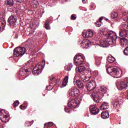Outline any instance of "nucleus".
I'll return each mask as SVG.
<instances>
[{
	"label": "nucleus",
	"mask_w": 128,
	"mask_h": 128,
	"mask_svg": "<svg viewBox=\"0 0 128 128\" xmlns=\"http://www.w3.org/2000/svg\"><path fill=\"white\" fill-rule=\"evenodd\" d=\"M98 40H100V38H98V37H97Z\"/></svg>",
	"instance_id": "51"
},
{
	"label": "nucleus",
	"mask_w": 128,
	"mask_h": 128,
	"mask_svg": "<svg viewBox=\"0 0 128 128\" xmlns=\"http://www.w3.org/2000/svg\"><path fill=\"white\" fill-rule=\"evenodd\" d=\"M26 42L28 44V46H32L34 44V42L30 39L28 40Z\"/></svg>",
	"instance_id": "34"
},
{
	"label": "nucleus",
	"mask_w": 128,
	"mask_h": 128,
	"mask_svg": "<svg viewBox=\"0 0 128 128\" xmlns=\"http://www.w3.org/2000/svg\"><path fill=\"white\" fill-rule=\"evenodd\" d=\"M110 108V104L106 102H104L100 108L101 110H108Z\"/></svg>",
	"instance_id": "23"
},
{
	"label": "nucleus",
	"mask_w": 128,
	"mask_h": 128,
	"mask_svg": "<svg viewBox=\"0 0 128 128\" xmlns=\"http://www.w3.org/2000/svg\"><path fill=\"white\" fill-rule=\"evenodd\" d=\"M45 28L46 30H50V24L48 22L45 23Z\"/></svg>",
	"instance_id": "38"
},
{
	"label": "nucleus",
	"mask_w": 128,
	"mask_h": 128,
	"mask_svg": "<svg viewBox=\"0 0 128 128\" xmlns=\"http://www.w3.org/2000/svg\"><path fill=\"white\" fill-rule=\"evenodd\" d=\"M20 104V102L16 100L13 103L14 108H16Z\"/></svg>",
	"instance_id": "36"
},
{
	"label": "nucleus",
	"mask_w": 128,
	"mask_h": 128,
	"mask_svg": "<svg viewBox=\"0 0 128 128\" xmlns=\"http://www.w3.org/2000/svg\"><path fill=\"white\" fill-rule=\"evenodd\" d=\"M44 68V65H42V64H37L35 66V67L33 68L32 70V74L34 76H38L42 72V68Z\"/></svg>",
	"instance_id": "6"
},
{
	"label": "nucleus",
	"mask_w": 128,
	"mask_h": 128,
	"mask_svg": "<svg viewBox=\"0 0 128 128\" xmlns=\"http://www.w3.org/2000/svg\"><path fill=\"white\" fill-rule=\"evenodd\" d=\"M92 96L94 98L93 100L95 102H100V95L98 92L96 93L94 92L92 94Z\"/></svg>",
	"instance_id": "16"
},
{
	"label": "nucleus",
	"mask_w": 128,
	"mask_h": 128,
	"mask_svg": "<svg viewBox=\"0 0 128 128\" xmlns=\"http://www.w3.org/2000/svg\"><path fill=\"white\" fill-rule=\"evenodd\" d=\"M96 44L94 42H90L86 39L84 40L81 43V48H88L90 46Z\"/></svg>",
	"instance_id": "9"
},
{
	"label": "nucleus",
	"mask_w": 128,
	"mask_h": 128,
	"mask_svg": "<svg viewBox=\"0 0 128 128\" xmlns=\"http://www.w3.org/2000/svg\"><path fill=\"white\" fill-rule=\"evenodd\" d=\"M84 62V58L82 56L76 55L74 57V62L76 64V66H80V64H82Z\"/></svg>",
	"instance_id": "8"
},
{
	"label": "nucleus",
	"mask_w": 128,
	"mask_h": 128,
	"mask_svg": "<svg viewBox=\"0 0 128 128\" xmlns=\"http://www.w3.org/2000/svg\"><path fill=\"white\" fill-rule=\"evenodd\" d=\"M116 86L118 90H120L126 88H128V78H126L123 81L117 82Z\"/></svg>",
	"instance_id": "5"
},
{
	"label": "nucleus",
	"mask_w": 128,
	"mask_h": 128,
	"mask_svg": "<svg viewBox=\"0 0 128 128\" xmlns=\"http://www.w3.org/2000/svg\"><path fill=\"white\" fill-rule=\"evenodd\" d=\"M120 42L122 48H126L128 46V40L126 38H121Z\"/></svg>",
	"instance_id": "21"
},
{
	"label": "nucleus",
	"mask_w": 128,
	"mask_h": 128,
	"mask_svg": "<svg viewBox=\"0 0 128 128\" xmlns=\"http://www.w3.org/2000/svg\"><path fill=\"white\" fill-rule=\"evenodd\" d=\"M26 50L24 47H17L14 48L13 54L14 56H22L26 54Z\"/></svg>",
	"instance_id": "4"
},
{
	"label": "nucleus",
	"mask_w": 128,
	"mask_h": 128,
	"mask_svg": "<svg viewBox=\"0 0 128 128\" xmlns=\"http://www.w3.org/2000/svg\"><path fill=\"white\" fill-rule=\"evenodd\" d=\"M106 92H108V88H106V87H102L100 88L97 93L100 96H102L104 94H106Z\"/></svg>",
	"instance_id": "22"
},
{
	"label": "nucleus",
	"mask_w": 128,
	"mask_h": 128,
	"mask_svg": "<svg viewBox=\"0 0 128 128\" xmlns=\"http://www.w3.org/2000/svg\"><path fill=\"white\" fill-rule=\"evenodd\" d=\"M74 90V94L76 96V94H80V90H78V89H77L76 88H73Z\"/></svg>",
	"instance_id": "37"
},
{
	"label": "nucleus",
	"mask_w": 128,
	"mask_h": 128,
	"mask_svg": "<svg viewBox=\"0 0 128 128\" xmlns=\"http://www.w3.org/2000/svg\"><path fill=\"white\" fill-rule=\"evenodd\" d=\"M120 30H123L126 32H128V22H123L120 26Z\"/></svg>",
	"instance_id": "17"
},
{
	"label": "nucleus",
	"mask_w": 128,
	"mask_h": 128,
	"mask_svg": "<svg viewBox=\"0 0 128 128\" xmlns=\"http://www.w3.org/2000/svg\"><path fill=\"white\" fill-rule=\"evenodd\" d=\"M34 8H38V6L36 4H34Z\"/></svg>",
	"instance_id": "50"
},
{
	"label": "nucleus",
	"mask_w": 128,
	"mask_h": 128,
	"mask_svg": "<svg viewBox=\"0 0 128 128\" xmlns=\"http://www.w3.org/2000/svg\"><path fill=\"white\" fill-rule=\"evenodd\" d=\"M112 104L114 108H120V102L118 101H112Z\"/></svg>",
	"instance_id": "25"
},
{
	"label": "nucleus",
	"mask_w": 128,
	"mask_h": 128,
	"mask_svg": "<svg viewBox=\"0 0 128 128\" xmlns=\"http://www.w3.org/2000/svg\"><path fill=\"white\" fill-rule=\"evenodd\" d=\"M106 71L108 74L114 78H118L122 76V70L118 69L114 66L108 67V66L106 65Z\"/></svg>",
	"instance_id": "2"
},
{
	"label": "nucleus",
	"mask_w": 128,
	"mask_h": 128,
	"mask_svg": "<svg viewBox=\"0 0 128 128\" xmlns=\"http://www.w3.org/2000/svg\"><path fill=\"white\" fill-rule=\"evenodd\" d=\"M124 54L125 56H128V46L126 47L124 50Z\"/></svg>",
	"instance_id": "39"
},
{
	"label": "nucleus",
	"mask_w": 128,
	"mask_h": 128,
	"mask_svg": "<svg viewBox=\"0 0 128 128\" xmlns=\"http://www.w3.org/2000/svg\"><path fill=\"white\" fill-rule=\"evenodd\" d=\"M6 26V20L2 18H0V32H3Z\"/></svg>",
	"instance_id": "18"
},
{
	"label": "nucleus",
	"mask_w": 128,
	"mask_h": 128,
	"mask_svg": "<svg viewBox=\"0 0 128 128\" xmlns=\"http://www.w3.org/2000/svg\"><path fill=\"white\" fill-rule=\"evenodd\" d=\"M68 76H66L64 78V80L62 83V87L64 88V86H66V84H68Z\"/></svg>",
	"instance_id": "28"
},
{
	"label": "nucleus",
	"mask_w": 128,
	"mask_h": 128,
	"mask_svg": "<svg viewBox=\"0 0 128 128\" xmlns=\"http://www.w3.org/2000/svg\"><path fill=\"white\" fill-rule=\"evenodd\" d=\"M44 62V64H46V62Z\"/></svg>",
	"instance_id": "52"
},
{
	"label": "nucleus",
	"mask_w": 128,
	"mask_h": 128,
	"mask_svg": "<svg viewBox=\"0 0 128 128\" xmlns=\"http://www.w3.org/2000/svg\"><path fill=\"white\" fill-rule=\"evenodd\" d=\"M32 126L30 122L28 121L25 123V126Z\"/></svg>",
	"instance_id": "41"
},
{
	"label": "nucleus",
	"mask_w": 128,
	"mask_h": 128,
	"mask_svg": "<svg viewBox=\"0 0 128 128\" xmlns=\"http://www.w3.org/2000/svg\"><path fill=\"white\" fill-rule=\"evenodd\" d=\"M82 34L84 38H92L94 34V32L90 30H88L86 31L82 32Z\"/></svg>",
	"instance_id": "13"
},
{
	"label": "nucleus",
	"mask_w": 128,
	"mask_h": 128,
	"mask_svg": "<svg viewBox=\"0 0 128 128\" xmlns=\"http://www.w3.org/2000/svg\"><path fill=\"white\" fill-rule=\"evenodd\" d=\"M83 4H86L88 2V0H82Z\"/></svg>",
	"instance_id": "48"
},
{
	"label": "nucleus",
	"mask_w": 128,
	"mask_h": 128,
	"mask_svg": "<svg viewBox=\"0 0 128 128\" xmlns=\"http://www.w3.org/2000/svg\"><path fill=\"white\" fill-rule=\"evenodd\" d=\"M16 0L18 2H24V0Z\"/></svg>",
	"instance_id": "47"
},
{
	"label": "nucleus",
	"mask_w": 128,
	"mask_h": 128,
	"mask_svg": "<svg viewBox=\"0 0 128 128\" xmlns=\"http://www.w3.org/2000/svg\"><path fill=\"white\" fill-rule=\"evenodd\" d=\"M4 2L6 6H12L14 4V0H6Z\"/></svg>",
	"instance_id": "27"
},
{
	"label": "nucleus",
	"mask_w": 128,
	"mask_h": 128,
	"mask_svg": "<svg viewBox=\"0 0 128 128\" xmlns=\"http://www.w3.org/2000/svg\"><path fill=\"white\" fill-rule=\"evenodd\" d=\"M106 20H108V19H106Z\"/></svg>",
	"instance_id": "54"
},
{
	"label": "nucleus",
	"mask_w": 128,
	"mask_h": 128,
	"mask_svg": "<svg viewBox=\"0 0 128 128\" xmlns=\"http://www.w3.org/2000/svg\"><path fill=\"white\" fill-rule=\"evenodd\" d=\"M90 110L92 114L96 116V114H98V112H100V109L96 106V105H92L90 106Z\"/></svg>",
	"instance_id": "12"
},
{
	"label": "nucleus",
	"mask_w": 128,
	"mask_h": 128,
	"mask_svg": "<svg viewBox=\"0 0 128 128\" xmlns=\"http://www.w3.org/2000/svg\"><path fill=\"white\" fill-rule=\"evenodd\" d=\"M106 40H101L99 41V44L102 48H107L110 44H114L116 40V34L114 32L111 31L105 34L104 36Z\"/></svg>",
	"instance_id": "1"
},
{
	"label": "nucleus",
	"mask_w": 128,
	"mask_h": 128,
	"mask_svg": "<svg viewBox=\"0 0 128 128\" xmlns=\"http://www.w3.org/2000/svg\"><path fill=\"white\" fill-rule=\"evenodd\" d=\"M126 32L127 31H126V30H124L123 29H120V30L119 31L120 36H121L122 38H126L128 36V32Z\"/></svg>",
	"instance_id": "20"
},
{
	"label": "nucleus",
	"mask_w": 128,
	"mask_h": 128,
	"mask_svg": "<svg viewBox=\"0 0 128 128\" xmlns=\"http://www.w3.org/2000/svg\"><path fill=\"white\" fill-rule=\"evenodd\" d=\"M0 119L3 122H6L10 120V115L6 114L4 110H2L0 111Z\"/></svg>",
	"instance_id": "7"
},
{
	"label": "nucleus",
	"mask_w": 128,
	"mask_h": 128,
	"mask_svg": "<svg viewBox=\"0 0 128 128\" xmlns=\"http://www.w3.org/2000/svg\"><path fill=\"white\" fill-rule=\"evenodd\" d=\"M32 123L34 124V120H32Z\"/></svg>",
	"instance_id": "53"
},
{
	"label": "nucleus",
	"mask_w": 128,
	"mask_h": 128,
	"mask_svg": "<svg viewBox=\"0 0 128 128\" xmlns=\"http://www.w3.org/2000/svg\"><path fill=\"white\" fill-rule=\"evenodd\" d=\"M96 62L97 66H100L102 64V58H96Z\"/></svg>",
	"instance_id": "32"
},
{
	"label": "nucleus",
	"mask_w": 128,
	"mask_h": 128,
	"mask_svg": "<svg viewBox=\"0 0 128 128\" xmlns=\"http://www.w3.org/2000/svg\"><path fill=\"white\" fill-rule=\"evenodd\" d=\"M107 60L108 62L112 63L116 61V58H114L112 56H108Z\"/></svg>",
	"instance_id": "29"
},
{
	"label": "nucleus",
	"mask_w": 128,
	"mask_h": 128,
	"mask_svg": "<svg viewBox=\"0 0 128 128\" xmlns=\"http://www.w3.org/2000/svg\"><path fill=\"white\" fill-rule=\"evenodd\" d=\"M101 118L104 119L108 118H110V114L108 112H103L101 114Z\"/></svg>",
	"instance_id": "26"
},
{
	"label": "nucleus",
	"mask_w": 128,
	"mask_h": 128,
	"mask_svg": "<svg viewBox=\"0 0 128 128\" xmlns=\"http://www.w3.org/2000/svg\"><path fill=\"white\" fill-rule=\"evenodd\" d=\"M70 18L71 20H76V16H74V15H72Z\"/></svg>",
	"instance_id": "45"
},
{
	"label": "nucleus",
	"mask_w": 128,
	"mask_h": 128,
	"mask_svg": "<svg viewBox=\"0 0 128 128\" xmlns=\"http://www.w3.org/2000/svg\"><path fill=\"white\" fill-rule=\"evenodd\" d=\"M54 126V123L52 122H49L48 123H46L44 125V128H48Z\"/></svg>",
	"instance_id": "31"
},
{
	"label": "nucleus",
	"mask_w": 128,
	"mask_h": 128,
	"mask_svg": "<svg viewBox=\"0 0 128 128\" xmlns=\"http://www.w3.org/2000/svg\"><path fill=\"white\" fill-rule=\"evenodd\" d=\"M64 110L66 112H70V109L66 108H64Z\"/></svg>",
	"instance_id": "44"
},
{
	"label": "nucleus",
	"mask_w": 128,
	"mask_h": 128,
	"mask_svg": "<svg viewBox=\"0 0 128 128\" xmlns=\"http://www.w3.org/2000/svg\"><path fill=\"white\" fill-rule=\"evenodd\" d=\"M28 70H20L19 72V74L20 76H24V78L22 80H24V78H26V76H25L26 74L28 73Z\"/></svg>",
	"instance_id": "24"
},
{
	"label": "nucleus",
	"mask_w": 128,
	"mask_h": 128,
	"mask_svg": "<svg viewBox=\"0 0 128 128\" xmlns=\"http://www.w3.org/2000/svg\"><path fill=\"white\" fill-rule=\"evenodd\" d=\"M86 82H83L80 79L76 80V83H74V85L77 86L80 88V90H83L84 88V84H86Z\"/></svg>",
	"instance_id": "14"
},
{
	"label": "nucleus",
	"mask_w": 128,
	"mask_h": 128,
	"mask_svg": "<svg viewBox=\"0 0 128 128\" xmlns=\"http://www.w3.org/2000/svg\"><path fill=\"white\" fill-rule=\"evenodd\" d=\"M72 64L70 63L68 65L65 66V70H67V72H70V70H72Z\"/></svg>",
	"instance_id": "30"
},
{
	"label": "nucleus",
	"mask_w": 128,
	"mask_h": 128,
	"mask_svg": "<svg viewBox=\"0 0 128 128\" xmlns=\"http://www.w3.org/2000/svg\"><path fill=\"white\" fill-rule=\"evenodd\" d=\"M96 86V84L95 81H90V82L86 84V88L88 92L94 90Z\"/></svg>",
	"instance_id": "10"
},
{
	"label": "nucleus",
	"mask_w": 128,
	"mask_h": 128,
	"mask_svg": "<svg viewBox=\"0 0 128 128\" xmlns=\"http://www.w3.org/2000/svg\"><path fill=\"white\" fill-rule=\"evenodd\" d=\"M30 64H32V61H30V60H28V61L27 62L26 64V65L28 66H29V68H30V66H30Z\"/></svg>",
	"instance_id": "42"
},
{
	"label": "nucleus",
	"mask_w": 128,
	"mask_h": 128,
	"mask_svg": "<svg viewBox=\"0 0 128 128\" xmlns=\"http://www.w3.org/2000/svg\"><path fill=\"white\" fill-rule=\"evenodd\" d=\"M104 18V17H100V18H99V22H101L102 20Z\"/></svg>",
	"instance_id": "49"
},
{
	"label": "nucleus",
	"mask_w": 128,
	"mask_h": 128,
	"mask_svg": "<svg viewBox=\"0 0 128 128\" xmlns=\"http://www.w3.org/2000/svg\"><path fill=\"white\" fill-rule=\"evenodd\" d=\"M78 72H80L82 76L80 74V79L83 82H88L90 78H92V73L88 72V74L84 76V72H86V68L84 66H80L78 68Z\"/></svg>",
	"instance_id": "3"
},
{
	"label": "nucleus",
	"mask_w": 128,
	"mask_h": 128,
	"mask_svg": "<svg viewBox=\"0 0 128 128\" xmlns=\"http://www.w3.org/2000/svg\"><path fill=\"white\" fill-rule=\"evenodd\" d=\"M76 80V76H75L74 77V84H76V80Z\"/></svg>",
	"instance_id": "46"
},
{
	"label": "nucleus",
	"mask_w": 128,
	"mask_h": 128,
	"mask_svg": "<svg viewBox=\"0 0 128 128\" xmlns=\"http://www.w3.org/2000/svg\"><path fill=\"white\" fill-rule=\"evenodd\" d=\"M96 26H97V28H100V26H102V22H100V21H97L96 22Z\"/></svg>",
	"instance_id": "40"
},
{
	"label": "nucleus",
	"mask_w": 128,
	"mask_h": 128,
	"mask_svg": "<svg viewBox=\"0 0 128 128\" xmlns=\"http://www.w3.org/2000/svg\"><path fill=\"white\" fill-rule=\"evenodd\" d=\"M20 110H26V107L23 106L22 105H20Z\"/></svg>",
	"instance_id": "43"
},
{
	"label": "nucleus",
	"mask_w": 128,
	"mask_h": 128,
	"mask_svg": "<svg viewBox=\"0 0 128 128\" xmlns=\"http://www.w3.org/2000/svg\"><path fill=\"white\" fill-rule=\"evenodd\" d=\"M69 94L70 96H76L74 95V91L73 89H72L70 92H69Z\"/></svg>",
	"instance_id": "35"
},
{
	"label": "nucleus",
	"mask_w": 128,
	"mask_h": 128,
	"mask_svg": "<svg viewBox=\"0 0 128 128\" xmlns=\"http://www.w3.org/2000/svg\"><path fill=\"white\" fill-rule=\"evenodd\" d=\"M56 84V78H52L49 81V86L52 87V89L54 88V86Z\"/></svg>",
	"instance_id": "19"
},
{
	"label": "nucleus",
	"mask_w": 128,
	"mask_h": 128,
	"mask_svg": "<svg viewBox=\"0 0 128 128\" xmlns=\"http://www.w3.org/2000/svg\"><path fill=\"white\" fill-rule=\"evenodd\" d=\"M118 14L117 12H112L111 14V18H118Z\"/></svg>",
	"instance_id": "33"
},
{
	"label": "nucleus",
	"mask_w": 128,
	"mask_h": 128,
	"mask_svg": "<svg viewBox=\"0 0 128 128\" xmlns=\"http://www.w3.org/2000/svg\"><path fill=\"white\" fill-rule=\"evenodd\" d=\"M68 106L70 108H78V102L75 100H72L68 102Z\"/></svg>",
	"instance_id": "15"
},
{
	"label": "nucleus",
	"mask_w": 128,
	"mask_h": 128,
	"mask_svg": "<svg viewBox=\"0 0 128 128\" xmlns=\"http://www.w3.org/2000/svg\"><path fill=\"white\" fill-rule=\"evenodd\" d=\"M16 20H18V18L16 15H12L9 17L8 22H9V24H10L11 28H12L14 26L16 25Z\"/></svg>",
	"instance_id": "11"
}]
</instances>
